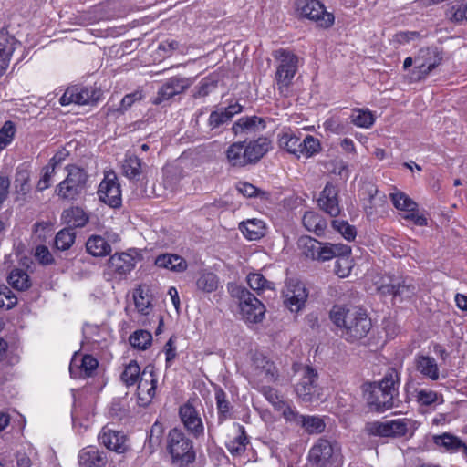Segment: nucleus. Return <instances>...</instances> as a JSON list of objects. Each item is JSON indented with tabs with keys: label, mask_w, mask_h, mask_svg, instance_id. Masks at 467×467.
Wrapping results in <instances>:
<instances>
[{
	"label": "nucleus",
	"mask_w": 467,
	"mask_h": 467,
	"mask_svg": "<svg viewBox=\"0 0 467 467\" xmlns=\"http://www.w3.org/2000/svg\"><path fill=\"white\" fill-rule=\"evenodd\" d=\"M275 57L278 62L275 80L279 88H288L298 67V57L293 52L280 49L275 51Z\"/></svg>",
	"instance_id": "10"
},
{
	"label": "nucleus",
	"mask_w": 467,
	"mask_h": 467,
	"mask_svg": "<svg viewBox=\"0 0 467 467\" xmlns=\"http://www.w3.org/2000/svg\"><path fill=\"white\" fill-rule=\"evenodd\" d=\"M215 400L218 410V419L223 421L230 417V403L226 400V394L223 390L219 389L215 392Z\"/></svg>",
	"instance_id": "58"
},
{
	"label": "nucleus",
	"mask_w": 467,
	"mask_h": 467,
	"mask_svg": "<svg viewBox=\"0 0 467 467\" xmlns=\"http://www.w3.org/2000/svg\"><path fill=\"white\" fill-rule=\"evenodd\" d=\"M215 88L214 83L209 79H202L200 83L195 87L193 97L202 98L207 96Z\"/></svg>",
	"instance_id": "64"
},
{
	"label": "nucleus",
	"mask_w": 467,
	"mask_h": 467,
	"mask_svg": "<svg viewBox=\"0 0 467 467\" xmlns=\"http://www.w3.org/2000/svg\"><path fill=\"white\" fill-rule=\"evenodd\" d=\"M152 341V336L150 332L146 330H138L135 331L130 337V343L132 347L138 348V349H147L150 345Z\"/></svg>",
	"instance_id": "54"
},
{
	"label": "nucleus",
	"mask_w": 467,
	"mask_h": 467,
	"mask_svg": "<svg viewBox=\"0 0 467 467\" xmlns=\"http://www.w3.org/2000/svg\"><path fill=\"white\" fill-rule=\"evenodd\" d=\"M301 147L299 148L301 150L298 152V156H304L306 158L312 157L317 152H319L321 147L319 140L313 137L312 135H306L305 139L300 141Z\"/></svg>",
	"instance_id": "50"
},
{
	"label": "nucleus",
	"mask_w": 467,
	"mask_h": 467,
	"mask_svg": "<svg viewBox=\"0 0 467 467\" xmlns=\"http://www.w3.org/2000/svg\"><path fill=\"white\" fill-rule=\"evenodd\" d=\"M106 462L105 453L94 446L83 448L78 453L80 467H103Z\"/></svg>",
	"instance_id": "28"
},
{
	"label": "nucleus",
	"mask_w": 467,
	"mask_h": 467,
	"mask_svg": "<svg viewBox=\"0 0 467 467\" xmlns=\"http://www.w3.org/2000/svg\"><path fill=\"white\" fill-rule=\"evenodd\" d=\"M361 195L364 199L368 198L369 202V206H365L366 210H372L374 207L381 205L385 197L384 194H379L378 189L372 184L366 185L362 190Z\"/></svg>",
	"instance_id": "52"
},
{
	"label": "nucleus",
	"mask_w": 467,
	"mask_h": 467,
	"mask_svg": "<svg viewBox=\"0 0 467 467\" xmlns=\"http://www.w3.org/2000/svg\"><path fill=\"white\" fill-rule=\"evenodd\" d=\"M307 296L308 293L302 282L296 279L286 281L283 289V299L285 306L291 312L300 311L305 306Z\"/></svg>",
	"instance_id": "13"
},
{
	"label": "nucleus",
	"mask_w": 467,
	"mask_h": 467,
	"mask_svg": "<svg viewBox=\"0 0 467 467\" xmlns=\"http://www.w3.org/2000/svg\"><path fill=\"white\" fill-rule=\"evenodd\" d=\"M121 382L128 388L137 385L140 404H150L156 396L158 376L154 367L148 365L143 370L135 360L125 364L120 374Z\"/></svg>",
	"instance_id": "2"
},
{
	"label": "nucleus",
	"mask_w": 467,
	"mask_h": 467,
	"mask_svg": "<svg viewBox=\"0 0 467 467\" xmlns=\"http://www.w3.org/2000/svg\"><path fill=\"white\" fill-rule=\"evenodd\" d=\"M134 304L139 313L147 316L151 309V303L149 296L142 288H137L133 294Z\"/></svg>",
	"instance_id": "53"
},
{
	"label": "nucleus",
	"mask_w": 467,
	"mask_h": 467,
	"mask_svg": "<svg viewBox=\"0 0 467 467\" xmlns=\"http://www.w3.org/2000/svg\"><path fill=\"white\" fill-rule=\"evenodd\" d=\"M366 431L369 435L382 437L403 436L408 431V420L397 419L387 421H373L366 424Z\"/></svg>",
	"instance_id": "16"
},
{
	"label": "nucleus",
	"mask_w": 467,
	"mask_h": 467,
	"mask_svg": "<svg viewBox=\"0 0 467 467\" xmlns=\"http://www.w3.org/2000/svg\"><path fill=\"white\" fill-rule=\"evenodd\" d=\"M253 375L258 381L274 382L278 378L275 364L263 355H255L253 361Z\"/></svg>",
	"instance_id": "20"
},
{
	"label": "nucleus",
	"mask_w": 467,
	"mask_h": 467,
	"mask_svg": "<svg viewBox=\"0 0 467 467\" xmlns=\"http://www.w3.org/2000/svg\"><path fill=\"white\" fill-rule=\"evenodd\" d=\"M302 223L305 228L313 232L317 236H321L327 227V221L313 211L306 212L302 218Z\"/></svg>",
	"instance_id": "35"
},
{
	"label": "nucleus",
	"mask_w": 467,
	"mask_h": 467,
	"mask_svg": "<svg viewBox=\"0 0 467 467\" xmlns=\"http://www.w3.org/2000/svg\"><path fill=\"white\" fill-rule=\"evenodd\" d=\"M442 59V56L437 47L420 48L414 57L415 67L412 70V78L420 80L425 78Z\"/></svg>",
	"instance_id": "11"
},
{
	"label": "nucleus",
	"mask_w": 467,
	"mask_h": 467,
	"mask_svg": "<svg viewBox=\"0 0 467 467\" xmlns=\"http://www.w3.org/2000/svg\"><path fill=\"white\" fill-rule=\"evenodd\" d=\"M98 366V360L91 355L75 352L69 365V372L72 378L86 379L94 375Z\"/></svg>",
	"instance_id": "17"
},
{
	"label": "nucleus",
	"mask_w": 467,
	"mask_h": 467,
	"mask_svg": "<svg viewBox=\"0 0 467 467\" xmlns=\"http://www.w3.org/2000/svg\"><path fill=\"white\" fill-rule=\"evenodd\" d=\"M232 296L239 300V309L243 319L250 323L262 321L265 307L253 294L244 287L236 286L232 290Z\"/></svg>",
	"instance_id": "6"
},
{
	"label": "nucleus",
	"mask_w": 467,
	"mask_h": 467,
	"mask_svg": "<svg viewBox=\"0 0 467 467\" xmlns=\"http://www.w3.org/2000/svg\"><path fill=\"white\" fill-rule=\"evenodd\" d=\"M247 437L242 425L235 426V435L226 442V447L232 455H240L245 451Z\"/></svg>",
	"instance_id": "38"
},
{
	"label": "nucleus",
	"mask_w": 467,
	"mask_h": 467,
	"mask_svg": "<svg viewBox=\"0 0 467 467\" xmlns=\"http://www.w3.org/2000/svg\"><path fill=\"white\" fill-rule=\"evenodd\" d=\"M16 127L11 120H6L0 129V152L6 149L14 140Z\"/></svg>",
	"instance_id": "49"
},
{
	"label": "nucleus",
	"mask_w": 467,
	"mask_h": 467,
	"mask_svg": "<svg viewBox=\"0 0 467 467\" xmlns=\"http://www.w3.org/2000/svg\"><path fill=\"white\" fill-rule=\"evenodd\" d=\"M415 399L420 406L441 404L444 400L441 394L429 389H420L415 391Z\"/></svg>",
	"instance_id": "44"
},
{
	"label": "nucleus",
	"mask_w": 467,
	"mask_h": 467,
	"mask_svg": "<svg viewBox=\"0 0 467 467\" xmlns=\"http://www.w3.org/2000/svg\"><path fill=\"white\" fill-rule=\"evenodd\" d=\"M375 285L377 291L382 295H393L394 299L400 302L412 298L417 292L415 284L410 278L383 276L375 282Z\"/></svg>",
	"instance_id": "7"
},
{
	"label": "nucleus",
	"mask_w": 467,
	"mask_h": 467,
	"mask_svg": "<svg viewBox=\"0 0 467 467\" xmlns=\"http://www.w3.org/2000/svg\"><path fill=\"white\" fill-rule=\"evenodd\" d=\"M195 285L198 291L210 294L217 290L219 278L213 272L203 269L197 274Z\"/></svg>",
	"instance_id": "30"
},
{
	"label": "nucleus",
	"mask_w": 467,
	"mask_h": 467,
	"mask_svg": "<svg viewBox=\"0 0 467 467\" xmlns=\"http://www.w3.org/2000/svg\"><path fill=\"white\" fill-rule=\"evenodd\" d=\"M390 200L394 207L401 212L402 214L418 207V204L412 199L400 191L390 193Z\"/></svg>",
	"instance_id": "45"
},
{
	"label": "nucleus",
	"mask_w": 467,
	"mask_h": 467,
	"mask_svg": "<svg viewBox=\"0 0 467 467\" xmlns=\"http://www.w3.org/2000/svg\"><path fill=\"white\" fill-rule=\"evenodd\" d=\"M192 85V80L191 78L180 77L171 78L167 79L159 88L153 103L161 104L163 101L169 100L175 95H179L184 92Z\"/></svg>",
	"instance_id": "18"
},
{
	"label": "nucleus",
	"mask_w": 467,
	"mask_h": 467,
	"mask_svg": "<svg viewBox=\"0 0 467 467\" xmlns=\"http://www.w3.org/2000/svg\"><path fill=\"white\" fill-rule=\"evenodd\" d=\"M416 370L425 379L436 381L440 379V368L436 359L429 355L418 354L414 358Z\"/></svg>",
	"instance_id": "24"
},
{
	"label": "nucleus",
	"mask_w": 467,
	"mask_h": 467,
	"mask_svg": "<svg viewBox=\"0 0 467 467\" xmlns=\"http://www.w3.org/2000/svg\"><path fill=\"white\" fill-rule=\"evenodd\" d=\"M266 223L257 218L247 219L239 224V230L243 235L250 241H257L264 237L266 234Z\"/></svg>",
	"instance_id": "29"
},
{
	"label": "nucleus",
	"mask_w": 467,
	"mask_h": 467,
	"mask_svg": "<svg viewBox=\"0 0 467 467\" xmlns=\"http://www.w3.org/2000/svg\"><path fill=\"white\" fill-rule=\"evenodd\" d=\"M168 449L173 462L180 466H187L195 460L192 441L179 429L170 431Z\"/></svg>",
	"instance_id": "5"
},
{
	"label": "nucleus",
	"mask_w": 467,
	"mask_h": 467,
	"mask_svg": "<svg viewBox=\"0 0 467 467\" xmlns=\"http://www.w3.org/2000/svg\"><path fill=\"white\" fill-rule=\"evenodd\" d=\"M17 302L15 294L6 286L0 288V305L7 309L12 308Z\"/></svg>",
	"instance_id": "62"
},
{
	"label": "nucleus",
	"mask_w": 467,
	"mask_h": 467,
	"mask_svg": "<svg viewBox=\"0 0 467 467\" xmlns=\"http://www.w3.org/2000/svg\"><path fill=\"white\" fill-rule=\"evenodd\" d=\"M98 439L107 449L117 453H124L128 449L126 435L121 431H114L109 427H104L101 430Z\"/></svg>",
	"instance_id": "21"
},
{
	"label": "nucleus",
	"mask_w": 467,
	"mask_h": 467,
	"mask_svg": "<svg viewBox=\"0 0 467 467\" xmlns=\"http://www.w3.org/2000/svg\"><path fill=\"white\" fill-rule=\"evenodd\" d=\"M349 253L350 248L347 245L321 243L318 254L316 260L325 262L338 256V254Z\"/></svg>",
	"instance_id": "39"
},
{
	"label": "nucleus",
	"mask_w": 467,
	"mask_h": 467,
	"mask_svg": "<svg viewBox=\"0 0 467 467\" xmlns=\"http://www.w3.org/2000/svg\"><path fill=\"white\" fill-rule=\"evenodd\" d=\"M321 242L310 237L302 236L298 240V246L302 253L308 258L316 260L318 254Z\"/></svg>",
	"instance_id": "47"
},
{
	"label": "nucleus",
	"mask_w": 467,
	"mask_h": 467,
	"mask_svg": "<svg viewBox=\"0 0 467 467\" xmlns=\"http://www.w3.org/2000/svg\"><path fill=\"white\" fill-rule=\"evenodd\" d=\"M155 265L159 267L179 273L187 269L186 261L182 257L172 254H164L157 256Z\"/></svg>",
	"instance_id": "34"
},
{
	"label": "nucleus",
	"mask_w": 467,
	"mask_h": 467,
	"mask_svg": "<svg viewBox=\"0 0 467 467\" xmlns=\"http://www.w3.org/2000/svg\"><path fill=\"white\" fill-rule=\"evenodd\" d=\"M265 128V120L257 116L242 117L232 127L235 135H251Z\"/></svg>",
	"instance_id": "27"
},
{
	"label": "nucleus",
	"mask_w": 467,
	"mask_h": 467,
	"mask_svg": "<svg viewBox=\"0 0 467 467\" xmlns=\"http://www.w3.org/2000/svg\"><path fill=\"white\" fill-rule=\"evenodd\" d=\"M246 281L248 285L258 294L265 289H272V283L267 281L265 276L260 273H250Z\"/></svg>",
	"instance_id": "56"
},
{
	"label": "nucleus",
	"mask_w": 467,
	"mask_h": 467,
	"mask_svg": "<svg viewBox=\"0 0 467 467\" xmlns=\"http://www.w3.org/2000/svg\"><path fill=\"white\" fill-rule=\"evenodd\" d=\"M292 369L299 379L295 385L296 396L304 402H312L321 398L322 389L317 384L318 374L310 366L294 363Z\"/></svg>",
	"instance_id": "4"
},
{
	"label": "nucleus",
	"mask_w": 467,
	"mask_h": 467,
	"mask_svg": "<svg viewBox=\"0 0 467 467\" xmlns=\"http://www.w3.org/2000/svg\"><path fill=\"white\" fill-rule=\"evenodd\" d=\"M271 148V141L265 137L250 141L246 146V157L249 163L259 161Z\"/></svg>",
	"instance_id": "31"
},
{
	"label": "nucleus",
	"mask_w": 467,
	"mask_h": 467,
	"mask_svg": "<svg viewBox=\"0 0 467 467\" xmlns=\"http://www.w3.org/2000/svg\"><path fill=\"white\" fill-rule=\"evenodd\" d=\"M330 318L341 337L348 342L363 338L372 327L366 310L357 306H334L330 311Z\"/></svg>",
	"instance_id": "1"
},
{
	"label": "nucleus",
	"mask_w": 467,
	"mask_h": 467,
	"mask_svg": "<svg viewBox=\"0 0 467 467\" xmlns=\"http://www.w3.org/2000/svg\"><path fill=\"white\" fill-rule=\"evenodd\" d=\"M332 226L348 241L354 240L357 235L356 228L346 221L334 220Z\"/></svg>",
	"instance_id": "60"
},
{
	"label": "nucleus",
	"mask_w": 467,
	"mask_h": 467,
	"mask_svg": "<svg viewBox=\"0 0 467 467\" xmlns=\"http://www.w3.org/2000/svg\"><path fill=\"white\" fill-rule=\"evenodd\" d=\"M300 422L310 433H319L325 429V423L318 416H300Z\"/></svg>",
	"instance_id": "57"
},
{
	"label": "nucleus",
	"mask_w": 467,
	"mask_h": 467,
	"mask_svg": "<svg viewBox=\"0 0 467 467\" xmlns=\"http://www.w3.org/2000/svg\"><path fill=\"white\" fill-rule=\"evenodd\" d=\"M433 443L444 452L458 453L467 455V445L457 436L444 432L433 436Z\"/></svg>",
	"instance_id": "23"
},
{
	"label": "nucleus",
	"mask_w": 467,
	"mask_h": 467,
	"mask_svg": "<svg viewBox=\"0 0 467 467\" xmlns=\"http://www.w3.org/2000/svg\"><path fill=\"white\" fill-rule=\"evenodd\" d=\"M19 45L9 32L5 29L0 30V77L7 69L11 57Z\"/></svg>",
	"instance_id": "22"
},
{
	"label": "nucleus",
	"mask_w": 467,
	"mask_h": 467,
	"mask_svg": "<svg viewBox=\"0 0 467 467\" xmlns=\"http://www.w3.org/2000/svg\"><path fill=\"white\" fill-rule=\"evenodd\" d=\"M242 109L240 104L235 103L212 111L207 121L208 127L213 130L228 123L234 115L242 111Z\"/></svg>",
	"instance_id": "26"
},
{
	"label": "nucleus",
	"mask_w": 467,
	"mask_h": 467,
	"mask_svg": "<svg viewBox=\"0 0 467 467\" xmlns=\"http://www.w3.org/2000/svg\"><path fill=\"white\" fill-rule=\"evenodd\" d=\"M30 164L24 162L17 166L16 170V175H15V189L16 192L25 196L30 192Z\"/></svg>",
	"instance_id": "32"
},
{
	"label": "nucleus",
	"mask_w": 467,
	"mask_h": 467,
	"mask_svg": "<svg viewBox=\"0 0 467 467\" xmlns=\"http://www.w3.org/2000/svg\"><path fill=\"white\" fill-rule=\"evenodd\" d=\"M351 122L363 129L370 128L375 122V117L369 109H354L350 115Z\"/></svg>",
	"instance_id": "42"
},
{
	"label": "nucleus",
	"mask_w": 467,
	"mask_h": 467,
	"mask_svg": "<svg viewBox=\"0 0 467 467\" xmlns=\"http://www.w3.org/2000/svg\"><path fill=\"white\" fill-rule=\"evenodd\" d=\"M295 6L299 16L315 21L318 26L327 28L334 24V15L318 0H296Z\"/></svg>",
	"instance_id": "8"
},
{
	"label": "nucleus",
	"mask_w": 467,
	"mask_h": 467,
	"mask_svg": "<svg viewBox=\"0 0 467 467\" xmlns=\"http://www.w3.org/2000/svg\"><path fill=\"white\" fill-rule=\"evenodd\" d=\"M300 141L299 137L289 129H284L278 134L279 147L296 157L301 150L299 149L301 147Z\"/></svg>",
	"instance_id": "33"
},
{
	"label": "nucleus",
	"mask_w": 467,
	"mask_h": 467,
	"mask_svg": "<svg viewBox=\"0 0 467 467\" xmlns=\"http://www.w3.org/2000/svg\"><path fill=\"white\" fill-rule=\"evenodd\" d=\"M337 257V259L335 262L334 272L338 277L345 278L348 276L353 266L350 253L338 254Z\"/></svg>",
	"instance_id": "51"
},
{
	"label": "nucleus",
	"mask_w": 467,
	"mask_h": 467,
	"mask_svg": "<svg viewBox=\"0 0 467 467\" xmlns=\"http://www.w3.org/2000/svg\"><path fill=\"white\" fill-rule=\"evenodd\" d=\"M98 195L101 202L112 208L121 204V191L114 171L105 173L98 190Z\"/></svg>",
	"instance_id": "14"
},
{
	"label": "nucleus",
	"mask_w": 467,
	"mask_h": 467,
	"mask_svg": "<svg viewBox=\"0 0 467 467\" xmlns=\"http://www.w3.org/2000/svg\"><path fill=\"white\" fill-rule=\"evenodd\" d=\"M8 284L19 291L27 289L31 285L28 275L19 269H15L9 274Z\"/></svg>",
	"instance_id": "48"
},
{
	"label": "nucleus",
	"mask_w": 467,
	"mask_h": 467,
	"mask_svg": "<svg viewBox=\"0 0 467 467\" xmlns=\"http://www.w3.org/2000/svg\"><path fill=\"white\" fill-rule=\"evenodd\" d=\"M180 417L185 428L193 435L198 436L203 432L202 421L192 405H182L180 408Z\"/></svg>",
	"instance_id": "25"
},
{
	"label": "nucleus",
	"mask_w": 467,
	"mask_h": 467,
	"mask_svg": "<svg viewBox=\"0 0 467 467\" xmlns=\"http://www.w3.org/2000/svg\"><path fill=\"white\" fill-rule=\"evenodd\" d=\"M368 401L370 405H373L377 410L384 411L390 409L393 406V399L387 392L379 391L376 393L374 391V385H370L369 393L368 396Z\"/></svg>",
	"instance_id": "40"
},
{
	"label": "nucleus",
	"mask_w": 467,
	"mask_h": 467,
	"mask_svg": "<svg viewBox=\"0 0 467 467\" xmlns=\"http://www.w3.org/2000/svg\"><path fill=\"white\" fill-rule=\"evenodd\" d=\"M64 218L72 227H83L88 222L86 212L79 207H73L64 213Z\"/></svg>",
	"instance_id": "46"
},
{
	"label": "nucleus",
	"mask_w": 467,
	"mask_h": 467,
	"mask_svg": "<svg viewBox=\"0 0 467 467\" xmlns=\"http://www.w3.org/2000/svg\"><path fill=\"white\" fill-rule=\"evenodd\" d=\"M318 207L330 215L337 217L341 213L338 202V190L331 183H327L317 199Z\"/></svg>",
	"instance_id": "19"
},
{
	"label": "nucleus",
	"mask_w": 467,
	"mask_h": 467,
	"mask_svg": "<svg viewBox=\"0 0 467 467\" xmlns=\"http://www.w3.org/2000/svg\"><path fill=\"white\" fill-rule=\"evenodd\" d=\"M75 241V233L70 228L59 231L55 238V245L58 250H67Z\"/></svg>",
	"instance_id": "55"
},
{
	"label": "nucleus",
	"mask_w": 467,
	"mask_h": 467,
	"mask_svg": "<svg viewBox=\"0 0 467 467\" xmlns=\"http://www.w3.org/2000/svg\"><path fill=\"white\" fill-rule=\"evenodd\" d=\"M86 172L77 167L67 168V176L57 187V193L62 199L73 200L82 192L86 183Z\"/></svg>",
	"instance_id": "12"
},
{
	"label": "nucleus",
	"mask_w": 467,
	"mask_h": 467,
	"mask_svg": "<svg viewBox=\"0 0 467 467\" xmlns=\"http://www.w3.org/2000/svg\"><path fill=\"white\" fill-rule=\"evenodd\" d=\"M140 259V252L137 249L116 253L109 259L108 274L114 278L121 279L134 269L137 262Z\"/></svg>",
	"instance_id": "9"
},
{
	"label": "nucleus",
	"mask_w": 467,
	"mask_h": 467,
	"mask_svg": "<svg viewBox=\"0 0 467 467\" xmlns=\"http://www.w3.org/2000/svg\"><path fill=\"white\" fill-rule=\"evenodd\" d=\"M86 249L93 256H106L110 254L111 245L105 237L94 234L88 239Z\"/></svg>",
	"instance_id": "36"
},
{
	"label": "nucleus",
	"mask_w": 467,
	"mask_h": 467,
	"mask_svg": "<svg viewBox=\"0 0 467 467\" xmlns=\"http://www.w3.org/2000/svg\"><path fill=\"white\" fill-rule=\"evenodd\" d=\"M308 461L313 467H340L341 447L336 441L319 438L309 450Z\"/></svg>",
	"instance_id": "3"
},
{
	"label": "nucleus",
	"mask_w": 467,
	"mask_h": 467,
	"mask_svg": "<svg viewBox=\"0 0 467 467\" xmlns=\"http://www.w3.org/2000/svg\"><path fill=\"white\" fill-rule=\"evenodd\" d=\"M99 96L100 91L96 88L82 86H71L66 89L59 101L62 106H67L70 104L89 105L97 102Z\"/></svg>",
	"instance_id": "15"
},
{
	"label": "nucleus",
	"mask_w": 467,
	"mask_h": 467,
	"mask_svg": "<svg viewBox=\"0 0 467 467\" xmlns=\"http://www.w3.org/2000/svg\"><path fill=\"white\" fill-rule=\"evenodd\" d=\"M226 158L232 166L243 167L249 163L246 149L242 142L232 143L226 150Z\"/></svg>",
	"instance_id": "37"
},
{
	"label": "nucleus",
	"mask_w": 467,
	"mask_h": 467,
	"mask_svg": "<svg viewBox=\"0 0 467 467\" xmlns=\"http://www.w3.org/2000/svg\"><path fill=\"white\" fill-rule=\"evenodd\" d=\"M55 174V169L52 166H49L48 164L45 166L42 170V176L37 183V189L38 191L42 192L46 189H47L51 184L52 177Z\"/></svg>",
	"instance_id": "63"
},
{
	"label": "nucleus",
	"mask_w": 467,
	"mask_h": 467,
	"mask_svg": "<svg viewBox=\"0 0 467 467\" xmlns=\"http://www.w3.org/2000/svg\"><path fill=\"white\" fill-rule=\"evenodd\" d=\"M448 16L455 22L467 21V0L456 2L448 11Z\"/></svg>",
	"instance_id": "59"
},
{
	"label": "nucleus",
	"mask_w": 467,
	"mask_h": 467,
	"mask_svg": "<svg viewBox=\"0 0 467 467\" xmlns=\"http://www.w3.org/2000/svg\"><path fill=\"white\" fill-rule=\"evenodd\" d=\"M397 381L398 374L396 371H389L384 378L378 383H374V391L379 393V391L387 392L392 399L397 394Z\"/></svg>",
	"instance_id": "41"
},
{
	"label": "nucleus",
	"mask_w": 467,
	"mask_h": 467,
	"mask_svg": "<svg viewBox=\"0 0 467 467\" xmlns=\"http://www.w3.org/2000/svg\"><path fill=\"white\" fill-rule=\"evenodd\" d=\"M141 166L140 159L135 155H128L123 161L122 171L127 178L137 181L141 174Z\"/></svg>",
	"instance_id": "43"
},
{
	"label": "nucleus",
	"mask_w": 467,
	"mask_h": 467,
	"mask_svg": "<svg viewBox=\"0 0 467 467\" xmlns=\"http://www.w3.org/2000/svg\"><path fill=\"white\" fill-rule=\"evenodd\" d=\"M262 392L265 399L273 405L274 409L277 410L282 409L284 402L285 401L278 391L273 388L263 387Z\"/></svg>",
	"instance_id": "61"
}]
</instances>
